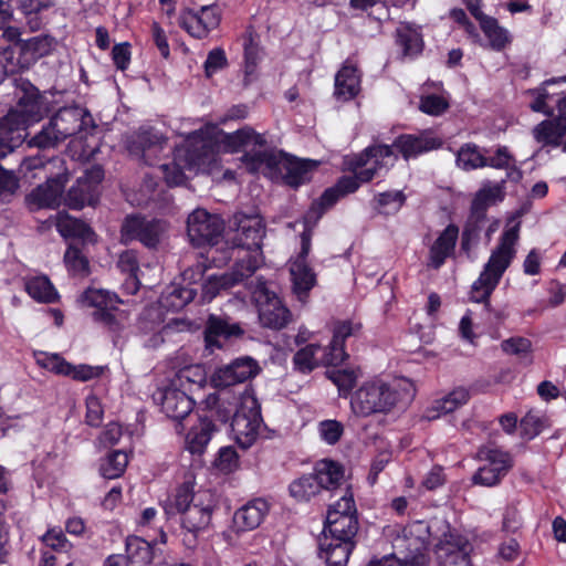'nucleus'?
<instances>
[{"instance_id":"f03ea898","label":"nucleus","mask_w":566,"mask_h":566,"mask_svg":"<svg viewBox=\"0 0 566 566\" xmlns=\"http://www.w3.org/2000/svg\"><path fill=\"white\" fill-rule=\"evenodd\" d=\"M416 396L412 380L401 377L386 382L381 379L365 381L350 398V408L356 416L367 418L388 415L395 408H406Z\"/></svg>"},{"instance_id":"1a4fd4ad","label":"nucleus","mask_w":566,"mask_h":566,"mask_svg":"<svg viewBox=\"0 0 566 566\" xmlns=\"http://www.w3.org/2000/svg\"><path fill=\"white\" fill-rule=\"evenodd\" d=\"M261 422V406L258 399L244 398L235 408L230 421L231 433L240 448L248 449L255 442Z\"/></svg>"},{"instance_id":"4c0bfd02","label":"nucleus","mask_w":566,"mask_h":566,"mask_svg":"<svg viewBox=\"0 0 566 566\" xmlns=\"http://www.w3.org/2000/svg\"><path fill=\"white\" fill-rule=\"evenodd\" d=\"M503 199L504 193L500 185L481 188L472 199L469 217L484 222L489 207Z\"/></svg>"},{"instance_id":"e433bc0d","label":"nucleus","mask_w":566,"mask_h":566,"mask_svg":"<svg viewBox=\"0 0 566 566\" xmlns=\"http://www.w3.org/2000/svg\"><path fill=\"white\" fill-rule=\"evenodd\" d=\"M317 167L318 161L312 159L293 158L287 160L284 166V182L292 188H298L300 186L311 181L312 172Z\"/></svg>"},{"instance_id":"49530a36","label":"nucleus","mask_w":566,"mask_h":566,"mask_svg":"<svg viewBox=\"0 0 566 566\" xmlns=\"http://www.w3.org/2000/svg\"><path fill=\"white\" fill-rule=\"evenodd\" d=\"M479 457L488 462L486 467L497 469L504 476L514 465L511 453L495 446L481 447L479 449Z\"/></svg>"},{"instance_id":"13d9d810","label":"nucleus","mask_w":566,"mask_h":566,"mask_svg":"<svg viewBox=\"0 0 566 566\" xmlns=\"http://www.w3.org/2000/svg\"><path fill=\"white\" fill-rule=\"evenodd\" d=\"M328 379L337 386L340 397L346 398L356 386L357 375L353 369H333L327 371Z\"/></svg>"},{"instance_id":"c85d7f7f","label":"nucleus","mask_w":566,"mask_h":566,"mask_svg":"<svg viewBox=\"0 0 566 566\" xmlns=\"http://www.w3.org/2000/svg\"><path fill=\"white\" fill-rule=\"evenodd\" d=\"M458 238L459 227L454 223L448 224L431 244L427 265L433 269H440L446 263L447 259L454 254Z\"/></svg>"},{"instance_id":"0e129e2a","label":"nucleus","mask_w":566,"mask_h":566,"mask_svg":"<svg viewBox=\"0 0 566 566\" xmlns=\"http://www.w3.org/2000/svg\"><path fill=\"white\" fill-rule=\"evenodd\" d=\"M483 223L471 217L468 218L461 235V250L463 252L469 253L472 245L479 241Z\"/></svg>"},{"instance_id":"2f4dec72","label":"nucleus","mask_w":566,"mask_h":566,"mask_svg":"<svg viewBox=\"0 0 566 566\" xmlns=\"http://www.w3.org/2000/svg\"><path fill=\"white\" fill-rule=\"evenodd\" d=\"M216 431L217 427L212 419L207 415H200L198 424L193 426L186 436V450L191 454H202Z\"/></svg>"},{"instance_id":"603ef678","label":"nucleus","mask_w":566,"mask_h":566,"mask_svg":"<svg viewBox=\"0 0 566 566\" xmlns=\"http://www.w3.org/2000/svg\"><path fill=\"white\" fill-rule=\"evenodd\" d=\"M458 166L469 171L485 167V156L475 144H464L457 154Z\"/></svg>"},{"instance_id":"680f3d73","label":"nucleus","mask_w":566,"mask_h":566,"mask_svg":"<svg viewBox=\"0 0 566 566\" xmlns=\"http://www.w3.org/2000/svg\"><path fill=\"white\" fill-rule=\"evenodd\" d=\"M36 364L40 367L61 376H65L71 368V363L65 360L60 354H48L43 352L39 353L36 356Z\"/></svg>"},{"instance_id":"a18cd8bd","label":"nucleus","mask_w":566,"mask_h":566,"mask_svg":"<svg viewBox=\"0 0 566 566\" xmlns=\"http://www.w3.org/2000/svg\"><path fill=\"white\" fill-rule=\"evenodd\" d=\"M470 399V392L464 387H458L444 396L442 399L436 400V406L427 412V420L434 419L441 413H450L459 407L465 405Z\"/></svg>"},{"instance_id":"5701e85b","label":"nucleus","mask_w":566,"mask_h":566,"mask_svg":"<svg viewBox=\"0 0 566 566\" xmlns=\"http://www.w3.org/2000/svg\"><path fill=\"white\" fill-rule=\"evenodd\" d=\"M402 545L406 549V564L424 565V524L422 521H413L402 528Z\"/></svg>"},{"instance_id":"4468645a","label":"nucleus","mask_w":566,"mask_h":566,"mask_svg":"<svg viewBox=\"0 0 566 566\" xmlns=\"http://www.w3.org/2000/svg\"><path fill=\"white\" fill-rule=\"evenodd\" d=\"M235 234L232 238L233 248L247 250V252H258L262 249V241L265 235V227L262 219L247 214L234 216ZM248 253L242 259L248 260ZM256 259L258 256L254 255Z\"/></svg>"},{"instance_id":"393cba45","label":"nucleus","mask_w":566,"mask_h":566,"mask_svg":"<svg viewBox=\"0 0 566 566\" xmlns=\"http://www.w3.org/2000/svg\"><path fill=\"white\" fill-rule=\"evenodd\" d=\"M214 501L212 495L203 492L197 497V502L188 507L181 515V527H189L192 531H206L212 518L214 510Z\"/></svg>"},{"instance_id":"ea45409f","label":"nucleus","mask_w":566,"mask_h":566,"mask_svg":"<svg viewBox=\"0 0 566 566\" xmlns=\"http://www.w3.org/2000/svg\"><path fill=\"white\" fill-rule=\"evenodd\" d=\"M124 554L132 565L147 566L154 559L153 545L137 535H128L125 541Z\"/></svg>"},{"instance_id":"c756f323","label":"nucleus","mask_w":566,"mask_h":566,"mask_svg":"<svg viewBox=\"0 0 566 566\" xmlns=\"http://www.w3.org/2000/svg\"><path fill=\"white\" fill-rule=\"evenodd\" d=\"M197 295V289L186 286L180 281H174L161 292L156 303L163 311L179 312L184 310Z\"/></svg>"},{"instance_id":"e2e57ef3","label":"nucleus","mask_w":566,"mask_h":566,"mask_svg":"<svg viewBox=\"0 0 566 566\" xmlns=\"http://www.w3.org/2000/svg\"><path fill=\"white\" fill-rule=\"evenodd\" d=\"M85 423L92 428H98L104 419V407L101 399L96 395L90 394L85 399Z\"/></svg>"},{"instance_id":"f3484780","label":"nucleus","mask_w":566,"mask_h":566,"mask_svg":"<svg viewBox=\"0 0 566 566\" xmlns=\"http://www.w3.org/2000/svg\"><path fill=\"white\" fill-rule=\"evenodd\" d=\"M357 541H349L322 531L317 539V556L326 566H346Z\"/></svg>"},{"instance_id":"f257e3e1","label":"nucleus","mask_w":566,"mask_h":566,"mask_svg":"<svg viewBox=\"0 0 566 566\" xmlns=\"http://www.w3.org/2000/svg\"><path fill=\"white\" fill-rule=\"evenodd\" d=\"M397 163V155L387 144L370 145L347 161L352 175L340 176L334 186L322 193V201L335 206L340 199L356 192L361 184L385 177Z\"/></svg>"},{"instance_id":"338daca9","label":"nucleus","mask_w":566,"mask_h":566,"mask_svg":"<svg viewBox=\"0 0 566 566\" xmlns=\"http://www.w3.org/2000/svg\"><path fill=\"white\" fill-rule=\"evenodd\" d=\"M117 268L126 276L139 275L140 268L138 252L133 249L123 251L118 255Z\"/></svg>"},{"instance_id":"473e14b6","label":"nucleus","mask_w":566,"mask_h":566,"mask_svg":"<svg viewBox=\"0 0 566 566\" xmlns=\"http://www.w3.org/2000/svg\"><path fill=\"white\" fill-rule=\"evenodd\" d=\"M55 228L65 239H77L83 242H93L95 232L81 219L71 217L67 213L59 212L55 218Z\"/></svg>"},{"instance_id":"6e6552de","label":"nucleus","mask_w":566,"mask_h":566,"mask_svg":"<svg viewBox=\"0 0 566 566\" xmlns=\"http://www.w3.org/2000/svg\"><path fill=\"white\" fill-rule=\"evenodd\" d=\"M252 297L258 308L260 324L263 327L280 331L291 322V311L280 296L269 289L264 280L258 279Z\"/></svg>"},{"instance_id":"774afa93","label":"nucleus","mask_w":566,"mask_h":566,"mask_svg":"<svg viewBox=\"0 0 566 566\" xmlns=\"http://www.w3.org/2000/svg\"><path fill=\"white\" fill-rule=\"evenodd\" d=\"M166 184L169 187L181 186L187 181L185 169L177 160L160 166Z\"/></svg>"},{"instance_id":"412c9836","label":"nucleus","mask_w":566,"mask_h":566,"mask_svg":"<svg viewBox=\"0 0 566 566\" xmlns=\"http://www.w3.org/2000/svg\"><path fill=\"white\" fill-rule=\"evenodd\" d=\"M334 206H327L322 201V195L312 201L310 208L303 216L304 230L301 233V250L292 263L308 264L307 258L312 248L313 229L322 217Z\"/></svg>"},{"instance_id":"864d4df0","label":"nucleus","mask_w":566,"mask_h":566,"mask_svg":"<svg viewBox=\"0 0 566 566\" xmlns=\"http://www.w3.org/2000/svg\"><path fill=\"white\" fill-rule=\"evenodd\" d=\"M321 348L318 344H307L300 348L293 356L294 369L303 374L313 371L317 367L315 356Z\"/></svg>"},{"instance_id":"9b49d317","label":"nucleus","mask_w":566,"mask_h":566,"mask_svg":"<svg viewBox=\"0 0 566 566\" xmlns=\"http://www.w3.org/2000/svg\"><path fill=\"white\" fill-rule=\"evenodd\" d=\"M221 17L217 3L201 6L198 10L184 8L178 15V25L191 38L203 40L220 25Z\"/></svg>"},{"instance_id":"bf43d9fd","label":"nucleus","mask_w":566,"mask_h":566,"mask_svg":"<svg viewBox=\"0 0 566 566\" xmlns=\"http://www.w3.org/2000/svg\"><path fill=\"white\" fill-rule=\"evenodd\" d=\"M40 542L42 548H49V551L55 553L67 552L72 548V543L67 539L62 530L49 528L41 537Z\"/></svg>"},{"instance_id":"6ab92c4d","label":"nucleus","mask_w":566,"mask_h":566,"mask_svg":"<svg viewBox=\"0 0 566 566\" xmlns=\"http://www.w3.org/2000/svg\"><path fill=\"white\" fill-rule=\"evenodd\" d=\"M165 327V314L157 304L145 306L135 324L137 334L148 337L145 340V346L148 348H157L165 342L163 336Z\"/></svg>"},{"instance_id":"aec40b11","label":"nucleus","mask_w":566,"mask_h":566,"mask_svg":"<svg viewBox=\"0 0 566 566\" xmlns=\"http://www.w3.org/2000/svg\"><path fill=\"white\" fill-rule=\"evenodd\" d=\"M518 238L520 223L503 231L497 247L492 251L485 264L496 273V276L502 277L506 269L511 265L516 253L515 244Z\"/></svg>"},{"instance_id":"ddd939ff","label":"nucleus","mask_w":566,"mask_h":566,"mask_svg":"<svg viewBox=\"0 0 566 566\" xmlns=\"http://www.w3.org/2000/svg\"><path fill=\"white\" fill-rule=\"evenodd\" d=\"M166 143L167 138L154 127H140L128 137L126 147L130 155L143 159L145 165L154 166Z\"/></svg>"},{"instance_id":"a211bd4d","label":"nucleus","mask_w":566,"mask_h":566,"mask_svg":"<svg viewBox=\"0 0 566 566\" xmlns=\"http://www.w3.org/2000/svg\"><path fill=\"white\" fill-rule=\"evenodd\" d=\"M260 371L258 361L252 357L244 356L219 367L212 380L217 387H230L254 378Z\"/></svg>"},{"instance_id":"7c9ffc66","label":"nucleus","mask_w":566,"mask_h":566,"mask_svg":"<svg viewBox=\"0 0 566 566\" xmlns=\"http://www.w3.org/2000/svg\"><path fill=\"white\" fill-rule=\"evenodd\" d=\"M290 274L293 294L301 303H307L311 291L317 284L316 273L310 264L292 263Z\"/></svg>"},{"instance_id":"79ce46f5","label":"nucleus","mask_w":566,"mask_h":566,"mask_svg":"<svg viewBox=\"0 0 566 566\" xmlns=\"http://www.w3.org/2000/svg\"><path fill=\"white\" fill-rule=\"evenodd\" d=\"M98 200L99 193L80 180H76L64 197L65 206L73 210H81L85 206H95Z\"/></svg>"},{"instance_id":"3c124183","label":"nucleus","mask_w":566,"mask_h":566,"mask_svg":"<svg viewBox=\"0 0 566 566\" xmlns=\"http://www.w3.org/2000/svg\"><path fill=\"white\" fill-rule=\"evenodd\" d=\"M127 464V454L122 450H114L107 454L99 471L105 479H117L125 472Z\"/></svg>"},{"instance_id":"39448f33","label":"nucleus","mask_w":566,"mask_h":566,"mask_svg":"<svg viewBox=\"0 0 566 566\" xmlns=\"http://www.w3.org/2000/svg\"><path fill=\"white\" fill-rule=\"evenodd\" d=\"M192 369H180L168 386L158 390L154 399L161 406V411L171 420L181 424V421L190 415L195 408V400L184 388L185 380L191 382Z\"/></svg>"},{"instance_id":"58836bf2","label":"nucleus","mask_w":566,"mask_h":566,"mask_svg":"<svg viewBox=\"0 0 566 566\" xmlns=\"http://www.w3.org/2000/svg\"><path fill=\"white\" fill-rule=\"evenodd\" d=\"M478 22L491 50L501 52L511 44L512 36L509 30L502 27L496 18L486 14Z\"/></svg>"},{"instance_id":"b1692460","label":"nucleus","mask_w":566,"mask_h":566,"mask_svg":"<svg viewBox=\"0 0 566 566\" xmlns=\"http://www.w3.org/2000/svg\"><path fill=\"white\" fill-rule=\"evenodd\" d=\"M269 512L268 502L263 499H253L239 507L232 518V528L235 533L255 530L260 526Z\"/></svg>"},{"instance_id":"37998d69","label":"nucleus","mask_w":566,"mask_h":566,"mask_svg":"<svg viewBox=\"0 0 566 566\" xmlns=\"http://www.w3.org/2000/svg\"><path fill=\"white\" fill-rule=\"evenodd\" d=\"M244 49V84L248 85L258 75V66L261 61L262 48L255 41L254 31L248 32L243 42Z\"/></svg>"},{"instance_id":"f704fd0d","label":"nucleus","mask_w":566,"mask_h":566,"mask_svg":"<svg viewBox=\"0 0 566 566\" xmlns=\"http://www.w3.org/2000/svg\"><path fill=\"white\" fill-rule=\"evenodd\" d=\"M322 490L333 491L340 486L344 480V467L332 459L318 461L312 472Z\"/></svg>"},{"instance_id":"72a5a7b5","label":"nucleus","mask_w":566,"mask_h":566,"mask_svg":"<svg viewBox=\"0 0 566 566\" xmlns=\"http://www.w3.org/2000/svg\"><path fill=\"white\" fill-rule=\"evenodd\" d=\"M359 530L358 515L339 513L326 514L323 531L349 541H356Z\"/></svg>"},{"instance_id":"cd10ccee","label":"nucleus","mask_w":566,"mask_h":566,"mask_svg":"<svg viewBox=\"0 0 566 566\" xmlns=\"http://www.w3.org/2000/svg\"><path fill=\"white\" fill-rule=\"evenodd\" d=\"M65 175L49 178L44 185L38 186L29 195V201L38 208H57L62 201V195L66 184Z\"/></svg>"},{"instance_id":"6e6d98bb","label":"nucleus","mask_w":566,"mask_h":566,"mask_svg":"<svg viewBox=\"0 0 566 566\" xmlns=\"http://www.w3.org/2000/svg\"><path fill=\"white\" fill-rule=\"evenodd\" d=\"M63 142L62 137L57 134L52 122L49 120L42 126L41 130L28 140L29 147H36L39 149H50L56 147Z\"/></svg>"},{"instance_id":"c9c22d12","label":"nucleus","mask_w":566,"mask_h":566,"mask_svg":"<svg viewBox=\"0 0 566 566\" xmlns=\"http://www.w3.org/2000/svg\"><path fill=\"white\" fill-rule=\"evenodd\" d=\"M11 117L12 114H7L0 118V159L19 148L27 137L21 127L10 122Z\"/></svg>"},{"instance_id":"de8ad7c7","label":"nucleus","mask_w":566,"mask_h":566,"mask_svg":"<svg viewBox=\"0 0 566 566\" xmlns=\"http://www.w3.org/2000/svg\"><path fill=\"white\" fill-rule=\"evenodd\" d=\"M322 491V484L317 483L312 473L303 474L293 480L289 485L290 495L297 502H308Z\"/></svg>"},{"instance_id":"4be33fe9","label":"nucleus","mask_w":566,"mask_h":566,"mask_svg":"<svg viewBox=\"0 0 566 566\" xmlns=\"http://www.w3.org/2000/svg\"><path fill=\"white\" fill-rule=\"evenodd\" d=\"M361 91V72L356 65L345 62L335 75L334 97L346 103L355 99Z\"/></svg>"},{"instance_id":"8fccbe9b","label":"nucleus","mask_w":566,"mask_h":566,"mask_svg":"<svg viewBox=\"0 0 566 566\" xmlns=\"http://www.w3.org/2000/svg\"><path fill=\"white\" fill-rule=\"evenodd\" d=\"M201 493L196 494L193 484L190 482H184L176 489L172 502L166 509L167 514L179 513L182 514L188 507L192 506V503L197 502V497Z\"/></svg>"},{"instance_id":"9d476101","label":"nucleus","mask_w":566,"mask_h":566,"mask_svg":"<svg viewBox=\"0 0 566 566\" xmlns=\"http://www.w3.org/2000/svg\"><path fill=\"white\" fill-rule=\"evenodd\" d=\"M224 222L205 209H196L187 219V234L193 247H214L223 238Z\"/></svg>"},{"instance_id":"c03bdc74","label":"nucleus","mask_w":566,"mask_h":566,"mask_svg":"<svg viewBox=\"0 0 566 566\" xmlns=\"http://www.w3.org/2000/svg\"><path fill=\"white\" fill-rule=\"evenodd\" d=\"M406 199L401 190H388L375 195L371 207L378 214L394 216L402 208Z\"/></svg>"},{"instance_id":"5fc2aeb1","label":"nucleus","mask_w":566,"mask_h":566,"mask_svg":"<svg viewBox=\"0 0 566 566\" xmlns=\"http://www.w3.org/2000/svg\"><path fill=\"white\" fill-rule=\"evenodd\" d=\"M64 262L69 272L74 275H86L90 273V263L87 258L83 254L82 249L74 243L69 244L64 253Z\"/></svg>"},{"instance_id":"20e7f679","label":"nucleus","mask_w":566,"mask_h":566,"mask_svg":"<svg viewBox=\"0 0 566 566\" xmlns=\"http://www.w3.org/2000/svg\"><path fill=\"white\" fill-rule=\"evenodd\" d=\"M52 51V38L46 35L32 36L24 42H15L11 48L4 50L3 57L8 64L0 63V82L8 75L30 69L39 59L46 56Z\"/></svg>"},{"instance_id":"69168bd1","label":"nucleus","mask_w":566,"mask_h":566,"mask_svg":"<svg viewBox=\"0 0 566 566\" xmlns=\"http://www.w3.org/2000/svg\"><path fill=\"white\" fill-rule=\"evenodd\" d=\"M553 123L549 119H545L541 122L534 128V136L538 143H543L544 145L551 146H559L562 142V137L558 135L557 130L554 127Z\"/></svg>"},{"instance_id":"4d7b16f0","label":"nucleus","mask_w":566,"mask_h":566,"mask_svg":"<svg viewBox=\"0 0 566 566\" xmlns=\"http://www.w3.org/2000/svg\"><path fill=\"white\" fill-rule=\"evenodd\" d=\"M546 418L538 411L530 410L520 421L521 437L532 440L545 428Z\"/></svg>"},{"instance_id":"a19ab883","label":"nucleus","mask_w":566,"mask_h":566,"mask_svg":"<svg viewBox=\"0 0 566 566\" xmlns=\"http://www.w3.org/2000/svg\"><path fill=\"white\" fill-rule=\"evenodd\" d=\"M397 157L400 155L405 160L419 157L424 153V132L415 134H400L390 145Z\"/></svg>"},{"instance_id":"a878e982","label":"nucleus","mask_w":566,"mask_h":566,"mask_svg":"<svg viewBox=\"0 0 566 566\" xmlns=\"http://www.w3.org/2000/svg\"><path fill=\"white\" fill-rule=\"evenodd\" d=\"M360 328V324L354 325L350 321L338 322L334 326L333 337L325 348L326 364L336 366L348 358L345 342L348 337L356 335Z\"/></svg>"},{"instance_id":"423d86ee","label":"nucleus","mask_w":566,"mask_h":566,"mask_svg":"<svg viewBox=\"0 0 566 566\" xmlns=\"http://www.w3.org/2000/svg\"><path fill=\"white\" fill-rule=\"evenodd\" d=\"M223 143L231 153L243 151L242 161L258 169L263 164L271 166L274 156L262 149L266 145L264 135L256 133L252 127L244 126L224 136Z\"/></svg>"},{"instance_id":"f8f14e48","label":"nucleus","mask_w":566,"mask_h":566,"mask_svg":"<svg viewBox=\"0 0 566 566\" xmlns=\"http://www.w3.org/2000/svg\"><path fill=\"white\" fill-rule=\"evenodd\" d=\"M258 269L259 259L249 255L248 260L240 259L235 262L231 275H209L201 284L202 301L210 302L219 294L221 289H226L230 285L243 281L244 279L251 276Z\"/></svg>"},{"instance_id":"0eeeda50","label":"nucleus","mask_w":566,"mask_h":566,"mask_svg":"<svg viewBox=\"0 0 566 566\" xmlns=\"http://www.w3.org/2000/svg\"><path fill=\"white\" fill-rule=\"evenodd\" d=\"M166 221L157 218H147L142 213L127 214L119 229L120 242L129 244L139 242L149 250H156L166 231Z\"/></svg>"},{"instance_id":"052dcab7","label":"nucleus","mask_w":566,"mask_h":566,"mask_svg":"<svg viewBox=\"0 0 566 566\" xmlns=\"http://www.w3.org/2000/svg\"><path fill=\"white\" fill-rule=\"evenodd\" d=\"M213 467L223 474H230L239 468V454L231 446L219 449Z\"/></svg>"},{"instance_id":"2eb2a0df","label":"nucleus","mask_w":566,"mask_h":566,"mask_svg":"<svg viewBox=\"0 0 566 566\" xmlns=\"http://www.w3.org/2000/svg\"><path fill=\"white\" fill-rule=\"evenodd\" d=\"M50 120L63 142L74 135H80V138H83V132H85L87 127L92 130L96 127L93 124L91 114L80 106L62 107Z\"/></svg>"},{"instance_id":"bb28decb","label":"nucleus","mask_w":566,"mask_h":566,"mask_svg":"<svg viewBox=\"0 0 566 566\" xmlns=\"http://www.w3.org/2000/svg\"><path fill=\"white\" fill-rule=\"evenodd\" d=\"M395 44L401 57L419 56L423 49L421 27L410 22H400L395 31Z\"/></svg>"},{"instance_id":"7ed1b4c3","label":"nucleus","mask_w":566,"mask_h":566,"mask_svg":"<svg viewBox=\"0 0 566 566\" xmlns=\"http://www.w3.org/2000/svg\"><path fill=\"white\" fill-rule=\"evenodd\" d=\"M17 104L8 114H12L10 122L27 133L29 125L40 122L46 112L45 99L39 88L23 77L13 78Z\"/></svg>"},{"instance_id":"09e8293b","label":"nucleus","mask_w":566,"mask_h":566,"mask_svg":"<svg viewBox=\"0 0 566 566\" xmlns=\"http://www.w3.org/2000/svg\"><path fill=\"white\" fill-rule=\"evenodd\" d=\"M25 291L35 301L53 303L57 298V292L46 276H35L25 284Z\"/></svg>"},{"instance_id":"dca6fc26","label":"nucleus","mask_w":566,"mask_h":566,"mask_svg":"<svg viewBox=\"0 0 566 566\" xmlns=\"http://www.w3.org/2000/svg\"><path fill=\"white\" fill-rule=\"evenodd\" d=\"M244 333L241 324L231 323L230 317L209 314L205 324L203 338L208 349H222L223 342L242 338Z\"/></svg>"}]
</instances>
